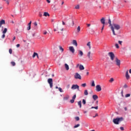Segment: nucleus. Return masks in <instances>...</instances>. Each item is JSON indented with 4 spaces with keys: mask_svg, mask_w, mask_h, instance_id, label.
I'll use <instances>...</instances> for the list:
<instances>
[{
    "mask_svg": "<svg viewBox=\"0 0 131 131\" xmlns=\"http://www.w3.org/2000/svg\"><path fill=\"white\" fill-rule=\"evenodd\" d=\"M43 16H45V17L48 16V17H50V14H49L48 12H44Z\"/></svg>",
    "mask_w": 131,
    "mask_h": 131,
    "instance_id": "nucleus-20",
    "label": "nucleus"
},
{
    "mask_svg": "<svg viewBox=\"0 0 131 131\" xmlns=\"http://www.w3.org/2000/svg\"><path fill=\"white\" fill-rule=\"evenodd\" d=\"M66 25L65 23L63 21H62V25Z\"/></svg>",
    "mask_w": 131,
    "mask_h": 131,
    "instance_id": "nucleus-63",
    "label": "nucleus"
},
{
    "mask_svg": "<svg viewBox=\"0 0 131 131\" xmlns=\"http://www.w3.org/2000/svg\"><path fill=\"white\" fill-rule=\"evenodd\" d=\"M11 64L12 66H15V65H16V63H15L14 61H11Z\"/></svg>",
    "mask_w": 131,
    "mask_h": 131,
    "instance_id": "nucleus-31",
    "label": "nucleus"
},
{
    "mask_svg": "<svg viewBox=\"0 0 131 131\" xmlns=\"http://www.w3.org/2000/svg\"><path fill=\"white\" fill-rule=\"evenodd\" d=\"M118 43H119V45H121V46L122 45V41L119 40Z\"/></svg>",
    "mask_w": 131,
    "mask_h": 131,
    "instance_id": "nucleus-46",
    "label": "nucleus"
},
{
    "mask_svg": "<svg viewBox=\"0 0 131 131\" xmlns=\"http://www.w3.org/2000/svg\"><path fill=\"white\" fill-rule=\"evenodd\" d=\"M108 24H110L109 27H112L113 25L111 24V19H110V18L108 19Z\"/></svg>",
    "mask_w": 131,
    "mask_h": 131,
    "instance_id": "nucleus-25",
    "label": "nucleus"
},
{
    "mask_svg": "<svg viewBox=\"0 0 131 131\" xmlns=\"http://www.w3.org/2000/svg\"><path fill=\"white\" fill-rule=\"evenodd\" d=\"M124 109L125 111H126V110H127V108H126V107H125L124 108Z\"/></svg>",
    "mask_w": 131,
    "mask_h": 131,
    "instance_id": "nucleus-61",
    "label": "nucleus"
},
{
    "mask_svg": "<svg viewBox=\"0 0 131 131\" xmlns=\"http://www.w3.org/2000/svg\"><path fill=\"white\" fill-rule=\"evenodd\" d=\"M77 30L78 32H79V31H80V26H78L77 27Z\"/></svg>",
    "mask_w": 131,
    "mask_h": 131,
    "instance_id": "nucleus-39",
    "label": "nucleus"
},
{
    "mask_svg": "<svg viewBox=\"0 0 131 131\" xmlns=\"http://www.w3.org/2000/svg\"><path fill=\"white\" fill-rule=\"evenodd\" d=\"M31 23L32 21H30V23L28 24L27 30H30V29H31Z\"/></svg>",
    "mask_w": 131,
    "mask_h": 131,
    "instance_id": "nucleus-14",
    "label": "nucleus"
},
{
    "mask_svg": "<svg viewBox=\"0 0 131 131\" xmlns=\"http://www.w3.org/2000/svg\"><path fill=\"white\" fill-rule=\"evenodd\" d=\"M95 81L93 80L91 84V86H95Z\"/></svg>",
    "mask_w": 131,
    "mask_h": 131,
    "instance_id": "nucleus-29",
    "label": "nucleus"
},
{
    "mask_svg": "<svg viewBox=\"0 0 131 131\" xmlns=\"http://www.w3.org/2000/svg\"><path fill=\"white\" fill-rule=\"evenodd\" d=\"M20 47V44L16 45V47L19 48Z\"/></svg>",
    "mask_w": 131,
    "mask_h": 131,
    "instance_id": "nucleus-58",
    "label": "nucleus"
},
{
    "mask_svg": "<svg viewBox=\"0 0 131 131\" xmlns=\"http://www.w3.org/2000/svg\"><path fill=\"white\" fill-rule=\"evenodd\" d=\"M76 79H81V76L78 74V73H76L74 76Z\"/></svg>",
    "mask_w": 131,
    "mask_h": 131,
    "instance_id": "nucleus-7",
    "label": "nucleus"
},
{
    "mask_svg": "<svg viewBox=\"0 0 131 131\" xmlns=\"http://www.w3.org/2000/svg\"><path fill=\"white\" fill-rule=\"evenodd\" d=\"M81 86H83V88H85V86H86V83L82 84Z\"/></svg>",
    "mask_w": 131,
    "mask_h": 131,
    "instance_id": "nucleus-38",
    "label": "nucleus"
},
{
    "mask_svg": "<svg viewBox=\"0 0 131 131\" xmlns=\"http://www.w3.org/2000/svg\"><path fill=\"white\" fill-rule=\"evenodd\" d=\"M37 54H38L37 53L34 52V53H33V56H32V57H33V58H35L36 56H37Z\"/></svg>",
    "mask_w": 131,
    "mask_h": 131,
    "instance_id": "nucleus-28",
    "label": "nucleus"
},
{
    "mask_svg": "<svg viewBox=\"0 0 131 131\" xmlns=\"http://www.w3.org/2000/svg\"><path fill=\"white\" fill-rule=\"evenodd\" d=\"M96 92H101V91H102V88L101 87V85H96Z\"/></svg>",
    "mask_w": 131,
    "mask_h": 131,
    "instance_id": "nucleus-8",
    "label": "nucleus"
},
{
    "mask_svg": "<svg viewBox=\"0 0 131 131\" xmlns=\"http://www.w3.org/2000/svg\"><path fill=\"white\" fill-rule=\"evenodd\" d=\"M58 90L60 93H63V90H62V88H58Z\"/></svg>",
    "mask_w": 131,
    "mask_h": 131,
    "instance_id": "nucleus-36",
    "label": "nucleus"
},
{
    "mask_svg": "<svg viewBox=\"0 0 131 131\" xmlns=\"http://www.w3.org/2000/svg\"><path fill=\"white\" fill-rule=\"evenodd\" d=\"M79 66H80V65L78 63L76 65V68H78V67H79Z\"/></svg>",
    "mask_w": 131,
    "mask_h": 131,
    "instance_id": "nucleus-50",
    "label": "nucleus"
},
{
    "mask_svg": "<svg viewBox=\"0 0 131 131\" xmlns=\"http://www.w3.org/2000/svg\"><path fill=\"white\" fill-rule=\"evenodd\" d=\"M64 28H63V27H57V30L56 29H54V31H59V30H60V31H63Z\"/></svg>",
    "mask_w": 131,
    "mask_h": 131,
    "instance_id": "nucleus-11",
    "label": "nucleus"
},
{
    "mask_svg": "<svg viewBox=\"0 0 131 131\" xmlns=\"http://www.w3.org/2000/svg\"><path fill=\"white\" fill-rule=\"evenodd\" d=\"M46 1L47 2V3H48V4H50V3H51V1L50 0H46Z\"/></svg>",
    "mask_w": 131,
    "mask_h": 131,
    "instance_id": "nucleus-57",
    "label": "nucleus"
},
{
    "mask_svg": "<svg viewBox=\"0 0 131 131\" xmlns=\"http://www.w3.org/2000/svg\"><path fill=\"white\" fill-rule=\"evenodd\" d=\"M121 130H124V128L123 127H120Z\"/></svg>",
    "mask_w": 131,
    "mask_h": 131,
    "instance_id": "nucleus-51",
    "label": "nucleus"
},
{
    "mask_svg": "<svg viewBox=\"0 0 131 131\" xmlns=\"http://www.w3.org/2000/svg\"><path fill=\"white\" fill-rule=\"evenodd\" d=\"M115 62L117 66H118V67H120L121 61L118 59V58H115Z\"/></svg>",
    "mask_w": 131,
    "mask_h": 131,
    "instance_id": "nucleus-5",
    "label": "nucleus"
},
{
    "mask_svg": "<svg viewBox=\"0 0 131 131\" xmlns=\"http://www.w3.org/2000/svg\"><path fill=\"white\" fill-rule=\"evenodd\" d=\"M15 39H16V37H15V36H14V37H13V40H15Z\"/></svg>",
    "mask_w": 131,
    "mask_h": 131,
    "instance_id": "nucleus-62",
    "label": "nucleus"
},
{
    "mask_svg": "<svg viewBox=\"0 0 131 131\" xmlns=\"http://www.w3.org/2000/svg\"><path fill=\"white\" fill-rule=\"evenodd\" d=\"M48 82L50 85V88L52 89V88H53V79L49 78L48 79Z\"/></svg>",
    "mask_w": 131,
    "mask_h": 131,
    "instance_id": "nucleus-4",
    "label": "nucleus"
},
{
    "mask_svg": "<svg viewBox=\"0 0 131 131\" xmlns=\"http://www.w3.org/2000/svg\"><path fill=\"white\" fill-rule=\"evenodd\" d=\"M121 94H122V97H123V91H121Z\"/></svg>",
    "mask_w": 131,
    "mask_h": 131,
    "instance_id": "nucleus-60",
    "label": "nucleus"
},
{
    "mask_svg": "<svg viewBox=\"0 0 131 131\" xmlns=\"http://www.w3.org/2000/svg\"><path fill=\"white\" fill-rule=\"evenodd\" d=\"M79 68L80 70H84V67L82 64H80Z\"/></svg>",
    "mask_w": 131,
    "mask_h": 131,
    "instance_id": "nucleus-18",
    "label": "nucleus"
},
{
    "mask_svg": "<svg viewBox=\"0 0 131 131\" xmlns=\"http://www.w3.org/2000/svg\"><path fill=\"white\" fill-rule=\"evenodd\" d=\"M47 33H48V32H47L46 31H45L43 32L44 35H46V34H47Z\"/></svg>",
    "mask_w": 131,
    "mask_h": 131,
    "instance_id": "nucleus-53",
    "label": "nucleus"
},
{
    "mask_svg": "<svg viewBox=\"0 0 131 131\" xmlns=\"http://www.w3.org/2000/svg\"><path fill=\"white\" fill-rule=\"evenodd\" d=\"M115 47L117 49H119V46H118V43L115 44Z\"/></svg>",
    "mask_w": 131,
    "mask_h": 131,
    "instance_id": "nucleus-42",
    "label": "nucleus"
},
{
    "mask_svg": "<svg viewBox=\"0 0 131 131\" xmlns=\"http://www.w3.org/2000/svg\"><path fill=\"white\" fill-rule=\"evenodd\" d=\"M125 77L126 79L128 80L130 78L129 75H128V71L127 70L125 74Z\"/></svg>",
    "mask_w": 131,
    "mask_h": 131,
    "instance_id": "nucleus-12",
    "label": "nucleus"
},
{
    "mask_svg": "<svg viewBox=\"0 0 131 131\" xmlns=\"http://www.w3.org/2000/svg\"><path fill=\"white\" fill-rule=\"evenodd\" d=\"M75 119L76 121H79V117H75Z\"/></svg>",
    "mask_w": 131,
    "mask_h": 131,
    "instance_id": "nucleus-30",
    "label": "nucleus"
},
{
    "mask_svg": "<svg viewBox=\"0 0 131 131\" xmlns=\"http://www.w3.org/2000/svg\"><path fill=\"white\" fill-rule=\"evenodd\" d=\"M100 22H101V24H103V25H105V18L102 17L100 19Z\"/></svg>",
    "mask_w": 131,
    "mask_h": 131,
    "instance_id": "nucleus-15",
    "label": "nucleus"
},
{
    "mask_svg": "<svg viewBox=\"0 0 131 131\" xmlns=\"http://www.w3.org/2000/svg\"><path fill=\"white\" fill-rule=\"evenodd\" d=\"M73 45L74 46H75V47H77V41H76V40H73Z\"/></svg>",
    "mask_w": 131,
    "mask_h": 131,
    "instance_id": "nucleus-16",
    "label": "nucleus"
},
{
    "mask_svg": "<svg viewBox=\"0 0 131 131\" xmlns=\"http://www.w3.org/2000/svg\"><path fill=\"white\" fill-rule=\"evenodd\" d=\"M84 95L85 96H88V95H89V92H88V90H84Z\"/></svg>",
    "mask_w": 131,
    "mask_h": 131,
    "instance_id": "nucleus-23",
    "label": "nucleus"
},
{
    "mask_svg": "<svg viewBox=\"0 0 131 131\" xmlns=\"http://www.w3.org/2000/svg\"><path fill=\"white\" fill-rule=\"evenodd\" d=\"M79 8H80L79 5H76L75 7V9L78 10V9H79Z\"/></svg>",
    "mask_w": 131,
    "mask_h": 131,
    "instance_id": "nucleus-40",
    "label": "nucleus"
},
{
    "mask_svg": "<svg viewBox=\"0 0 131 131\" xmlns=\"http://www.w3.org/2000/svg\"><path fill=\"white\" fill-rule=\"evenodd\" d=\"M4 24H6V21L5 20L2 19L0 21V28L2 27V25H3Z\"/></svg>",
    "mask_w": 131,
    "mask_h": 131,
    "instance_id": "nucleus-13",
    "label": "nucleus"
},
{
    "mask_svg": "<svg viewBox=\"0 0 131 131\" xmlns=\"http://www.w3.org/2000/svg\"><path fill=\"white\" fill-rule=\"evenodd\" d=\"M108 55L111 58V60L112 61H114V59L115 58V55H114V53H113V52H109L108 53Z\"/></svg>",
    "mask_w": 131,
    "mask_h": 131,
    "instance_id": "nucleus-3",
    "label": "nucleus"
},
{
    "mask_svg": "<svg viewBox=\"0 0 131 131\" xmlns=\"http://www.w3.org/2000/svg\"><path fill=\"white\" fill-rule=\"evenodd\" d=\"M91 109H96V110H98V106L96 107L92 106Z\"/></svg>",
    "mask_w": 131,
    "mask_h": 131,
    "instance_id": "nucleus-41",
    "label": "nucleus"
},
{
    "mask_svg": "<svg viewBox=\"0 0 131 131\" xmlns=\"http://www.w3.org/2000/svg\"><path fill=\"white\" fill-rule=\"evenodd\" d=\"M86 46H88V47H89L90 50H91L92 47H91V42L90 41L88 42Z\"/></svg>",
    "mask_w": 131,
    "mask_h": 131,
    "instance_id": "nucleus-24",
    "label": "nucleus"
},
{
    "mask_svg": "<svg viewBox=\"0 0 131 131\" xmlns=\"http://www.w3.org/2000/svg\"><path fill=\"white\" fill-rule=\"evenodd\" d=\"M69 50H70V52H71V53H72V54H74V52H75L74 47H73V46H71L69 47Z\"/></svg>",
    "mask_w": 131,
    "mask_h": 131,
    "instance_id": "nucleus-10",
    "label": "nucleus"
},
{
    "mask_svg": "<svg viewBox=\"0 0 131 131\" xmlns=\"http://www.w3.org/2000/svg\"><path fill=\"white\" fill-rule=\"evenodd\" d=\"M59 48L60 51H61L62 53H63V52H64V49H63V48L61 47V46H59Z\"/></svg>",
    "mask_w": 131,
    "mask_h": 131,
    "instance_id": "nucleus-26",
    "label": "nucleus"
},
{
    "mask_svg": "<svg viewBox=\"0 0 131 131\" xmlns=\"http://www.w3.org/2000/svg\"><path fill=\"white\" fill-rule=\"evenodd\" d=\"M105 25H103L102 28H101V32H103V30H104V27Z\"/></svg>",
    "mask_w": 131,
    "mask_h": 131,
    "instance_id": "nucleus-47",
    "label": "nucleus"
},
{
    "mask_svg": "<svg viewBox=\"0 0 131 131\" xmlns=\"http://www.w3.org/2000/svg\"><path fill=\"white\" fill-rule=\"evenodd\" d=\"M72 90H78V91L79 90V86L77 84H73L72 87H71Z\"/></svg>",
    "mask_w": 131,
    "mask_h": 131,
    "instance_id": "nucleus-6",
    "label": "nucleus"
},
{
    "mask_svg": "<svg viewBox=\"0 0 131 131\" xmlns=\"http://www.w3.org/2000/svg\"><path fill=\"white\" fill-rule=\"evenodd\" d=\"M34 26H37V23L35 22V23H34Z\"/></svg>",
    "mask_w": 131,
    "mask_h": 131,
    "instance_id": "nucleus-52",
    "label": "nucleus"
},
{
    "mask_svg": "<svg viewBox=\"0 0 131 131\" xmlns=\"http://www.w3.org/2000/svg\"><path fill=\"white\" fill-rule=\"evenodd\" d=\"M124 88L125 89H126V88H127V85L125 84V85H124Z\"/></svg>",
    "mask_w": 131,
    "mask_h": 131,
    "instance_id": "nucleus-55",
    "label": "nucleus"
},
{
    "mask_svg": "<svg viewBox=\"0 0 131 131\" xmlns=\"http://www.w3.org/2000/svg\"><path fill=\"white\" fill-rule=\"evenodd\" d=\"M87 26H88V27H90V26H91V24H87Z\"/></svg>",
    "mask_w": 131,
    "mask_h": 131,
    "instance_id": "nucleus-59",
    "label": "nucleus"
},
{
    "mask_svg": "<svg viewBox=\"0 0 131 131\" xmlns=\"http://www.w3.org/2000/svg\"><path fill=\"white\" fill-rule=\"evenodd\" d=\"M7 31H8V29L7 28H5L4 31H3V34H6V33H7Z\"/></svg>",
    "mask_w": 131,
    "mask_h": 131,
    "instance_id": "nucleus-22",
    "label": "nucleus"
},
{
    "mask_svg": "<svg viewBox=\"0 0 131 131\" xmlns=\"http://www.w3.org/2000/svg\"><path fill=\"white\" fill-rule=\"evenodd\" d=\"M68 99H69V96H67L63 98L64 100H68Z\"/></svg>",
    "mask_w": 131,
    "mask_h": 131,
    "instance_id": "nucleus-43",
    "label": "nucleus"
},
{
    "mask_svg": "<svg viewBox=\"0 0 131 131\" xmlns=\"http://www.w3.org/2000/svg\"><path fill=\"white\" fill-rule=\"evenodd\" d=\"M78 105L79 106L80 108H81V101H78Z\"/></svg>",
    "mask_w": 131,
    "mask_h": 131,
    "instance_id": "nucleus-27",
    "label": "nucleus"
},
{
    "mask_svg": "<svg viewBox=\"0 0 131 131\" xmlns=\"http://www.w3.org/2000/svg\"><path fill=\"white\" fill-rule=\"evenodd\" d=\"M125 97V98H128V97H130V94H126Z\"/></svg>",
    "mask_w": 131,
    "mask_h": 131,
    "instance_id": "nucleus-33",
    "label": "nucleus"
},
{
    "mask_svg": "<svg viewBox=\"0 0 131 131\" xmlns=\"http://www.w3.org/2000/svg\"><path fill=\"white\" fill-rule=\"evenodd\" d=\"M91 51H89L87 54V57H88V59H89V60H93V56L91 55Z\"/></svg>",
    "mask_w": 131,
    "mask_h": 131,
    "instance_id": "nucleus-9",
    "label": "nucleus"
},
{
    "mask_svg": "<svg viewBox=\"0 0 131 131\" xmlns=\"http://www.w3.org/2000/svg\"><path fill=\"white\" fill-rule=\"evenodd\" d=\"M97 116H98V114H96L95 116H94L93 117H94V118H95V117H97Z\"/></svg>",
    "mask_w": 131,
    "mask_h": 131,
    "instance_id": "nucleus-56",
    "label": "nucleus"
},
{
    "mask_svg": "<svg viewBox=\"0 0 131 131\" xmlns=\"http://www.w3.org/2000/svg\"><path fill=\"white\" fill-rule=\"evenodd\" d=\"M93 99L94 100V101H96L98 99V95H94L92 97Z\"/></svg>",
    "mask_w": 131,
    "mask_h": 131,
    "instance_id": "nucleus-17",
    "label": "nucleus"
},
{
    "mask_svg": "<svg viewBox=\"0 0 131 131\" xmlns=\"http://www.w3.org/2000/svg\"><path fill=\"white\" fill-rule=\"evenodd\" d=\"M111 29L113 32V35H117L115 33V30H119V29H120V26L117 24H113V26L111 27Z\"/></svg>",
    "mask_w": 131,
    "mask_h": 131,
    "instance_id": "nucleus-1",
    "label": "nucleus"
},
{
    "mask_svg": "<svg viewBox=\"0 0 131 131\" xmlns=\"http://www.w3.org/2000/svg\"><path fill=\"white\" fill-rule=\"evenodd\" d=\"M5 37H6V35H5V34H3L2 36V38H5Z\"/></svg>",
    "mask_w": 131,
    "mask_h": 131,
    "instance_id": "nucleus-48",
    "label": "nucleus"
},
{
    "mask_svg": "<svg viewBox=\"0 0 131 131\" xmlns=\"http://www.w3.org/2000/svg\"><path fill=\"white\" fill-rule=\"evenodd\" d=\"M64 67L66 69V70H69V66H68V64H67V63L64 64Z\"/></svg>",
    "mask_w": 131,
    "mask_h": 131,
    "instance_id": "nucleus-19",
    "label": "nucleus"
},
{
    "mask_svg": "<svg viewBox=\"0 0 131 131\" xmlns=\"http://www.w3.org/2000/svg\"><path fill=\"white\" fill-rule=\"evenodd\" d=\"M9 52L10 54H12V53H13V50H12V49H10L9 50Z\"/></svg>",
    "mask_w": 131,
    "mask_h": 131,
    "instance_id": "nucleus-35",
    "label": "nucleus"
},
{
    "mask_svg": "<svg viewBox=\"0 0 131 131\" xmlns=\"http://www.w3.org/2000/svg\"><path fill=\"white\" fill-rule=\"evenodd\" d=\"M76 98V95H74L73 96L72 99H73V100H75Z\"/></svg>",
    "mask_w": 131,
    "mask_h": 131,
    "instance_id": "nucleus-44",
    "label": "nucleus"
},
{
    "mask_svg": "<svg viewBox=\"0 0 131 131\" xmlns=\"http://www.w3.org/2000/svg\"><path fill=\"white\" fill-rule=\"evenodd\" d=\"M78 126H80V124H78L74 126V128H76V127H78Z\"/></svg>",
    "mask_w": 131,
    "mask_h": 131,
    "instance_id": "nucleus-32",
    "label": "nucleus"
},
{
    "mask_svg": "<svg viewBox=\"0 0 131 131\" xmlns=\"http://www.w3.org/2000/svg\"><path fill=\"white\" fill-rule=\"evenodd\" d=\"M4 1V2H6V3L9 5V4H10V3L9 2V0H3Z\"/></svg>",
    "mask_w": 131,
    "mask_h": 131,
    "instance_id": "nucleus-45",
    "label": "nucleus"
},
{
    "mask_svg": "<svg viewBox=\"0 0 131 131\" xmlns=\"http://www.w3.org/2000/svg\"><path fill=\"white\" fill-rule=\"evenodd\" d=\"M129 73L131 74V69L129 70Z\"/></svg>",
    "mask_w": 131,
    "mask_h": 131,
    "instance_id": "nucleus-64",
    "label": "nucleus"
},
{
    "mask_svg": "<svg viewBox=\"0 0 131 131\" xmlns=\"http://www.w3.org/2000/svg\"><path fill=\"white\" fill-rule=\"evenodd\" d=\"M39 17H42V14H41V13H39Z\"/></svg>",
    "mask_w": 131,
    "mask_h": 131,
    "instance_id": "nucleus-54",
    "label": "nucleus"
},
{
    "mask_svg": "<svg viewBox=\"0 0 131 131\" xmlns=\"http://www.w3.org/2000/svg\"><path fill=\"white\" fill-rule=\"evenodd\" d=\"M109 81L111 83H112L113 81H114V79H113V78H111L110 79V80H109Z\"/></svg>",
    "mask_w": 131,
    "mask_h": 131,
    "instance_id": "nucleus-37",
    "label": "nucleus"
},
{
    "mask_svg": "<svg viewBox=\"0 0 131 131\" xmlns=\"http://www.w3.org/2000/svg\"><path fill=\"white\" fill-rule=\"evenodd\" d=\"M86 103V101H85V100L84 99L82 100V104L83 105H85V104Z\"/></svg>",
    "mask_w": 131,
    "mask_h": 131,
    "instance_id": "nucleus-34",
    "label": "nucleus"
},
{
    "mask_svg": "<svg viewBox=\"0 0 131 131\" xmlns=\"http://www.w3.org/2000/svg\"><path fill=\"white\" fill-rule=\"evenodd\" d=\"M122 120H123V118L122 117L117 118L113 120V122H114L115 124H119V122L122 121Z\"/></svg>",
    "mask_w": 131,
    "mask_h": 131,
    "instance_id": "nucleus-2",
    "label": "nucleus"
},
{
    "mask_svg": "<svg viewBox=\"0 0 131 131\" xmlns=\"http://www.w3.org/2000/svg\"><path fill=\"white\" fill-rule=\"evenodd\" d=\"M78 52L80 57H82V56H83V52H82L81 50H79Z\"/></svg>",
    "mask_w": 131,
    "mask_h": 131,
    "instance_id": "nucleus-21",
    "label": "nucleus"
},
{
    "mask_svg": "<svg viewBox=\"0 0 131 131\" xmlns=\"http://www.w3.org/2000/svg\"><path fill=\"white\" fill-rule=\"evenodd\" d=\"M70 102L72 103H74V99H72V100H70Z\"/></svg>",
    "mask_w": 131,
    "mask_h": 131,
    "instance_id": "nucleus-49",
    "label": "nucleus"
}]
</instances>
